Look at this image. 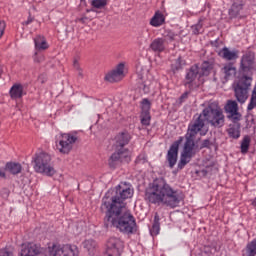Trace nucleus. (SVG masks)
Masks as SVG:
<instances>
[{
	"mask_svg": "<svg viewBox=\"0 0 256 256\" xmlns=\"http://www.w3.org/2000/svg\"><path fill=\"white\" fill-rule=\"evenodd\" d=\"M205 122L215 129H221L225 125V114L223 110L215 104H210L202 110V112L188 125V130L185 135L186 142L183 151L180 155V160L177 165L178 171L185 169L188 163H191L195 157V137L200 133L201 137L207 135V131H203Z\"/></svg>",
	"mask_w": 256,
	"mask_h": 256,
	"instance_id": "f257e3e1",
	"label": "nucleus"
},
{
	"mask_svg": "<svg viewBox=\"0 0 256 256\" xmlns=\"http://www.w3.org/2000/svg\"><path fill=\"white\" fill-rule=\"evenodd\" d=\"M133 188L130 183L121 182L114 190L108 191L102 199L106 208L105 221L110 225H137V220L131 210H123L127 206L126 199L133 197Z\"/></svg>",
	"mask_w": 256,
	"mask_h": 256,
	"instance_id": "f03ea898",
	"label": "nucleus"
},
{
	"mask_svg": "<svg viewBox=\"0 0 256 256\" xmlns=\"http://www.w3.org/2000/svg\"><path fill=\"white\" fill-rule=\"evenodd\" d=\"M146 200L153 205H166V207H179L183 201L181 191L173 189L164 178H156L150 184L145 194Z\"/></svg>",
	"mask_w": 256,
	"mask_h": 256,
	"instance_id": "7ed1b4c3",
	"label": "nucleus"
},
{
	"mask_svg": "<svg viewBox=\"0 0 256 256\" xmlns=\"http://www.w3.org/2000/svg\"><path fill=\"white\" fill-rule=\"evenodd\" d=\"M34 162V170L36 173H41L47 177H53L55 175V167H53V162L51 161V155L47 152H38L32 158Z\"/></svg>",
	"mask_w": 256,
	"mask_h": 256,
	"instance_id": "20e7f679",
	"label": "nucleus"
},
{
	"mask_svg": "<svg viewBox=\"0 0 256 256\" xmlns=\"http://www.w3.org/2000/svg\"><path fill=\"white\" fill-rule=\"evenodd\" d=\"M251 83H253V78L251 76L243 75L238 79V82L234 86V96L241 105L249 99Z\"/></svg>",
	"mask_w": 256,
	"mask_h": 256,
	"instance_id": "39448f33",
	"label": "nucleus"
},
{
	"mask_svg": "<svg viewBox=\"0 0 256 256\" xmlns=\"http://www.w3.org/2000/svg\"><path fill=\"white\" fill-rule=\"evenodd\" d=\"M77 132L62 133L59 141H56V147L60 153L64 155L69 153L73 149V145L77 143Z\"/></svg>",
	"mask_w": 256,
	"mask_h": 256,
	"instance_id": "423d86ee",
	"label": "nucleus"
},
{
	"mask_svg": "<svg viewBox=\"0 0 256 256\" xmlns=\"http://www.w3.org/2000/svg\"><path fill=\"white\" fill-rule=\"evenodd\" d=\"M48 252L52 256H79V247L73 244H65L63 246L53 244L48 247Z\"/></svg>",
	"mask_w": 256,
	"mask_h": 256,
	"instance_id": "0eeeda50",
	"label": "nucleus"
},
{
	"mask_svg": "<svg viewBox=\"0 0 256 256\" xmlns=\"http://www.w3.org/2000/svg\"><path fill=\"white\" fill-rule=\"evenodd\" d=\"M129 161H131L129 149L116 148V151L109 158V166L115 169L119 163H129Z\"/></svg>",
	"mask_w": 256,
	"mask_h": 256,
	"instance_id": "6e6552de",
	"label": "nucleus"
},
{
	"mask_svg": "<svg viewBox=\"0 0 256 256\" xmlns=\"http://www.w3.org/2000/svg\"><path fill=\"white\" fill-rule=\"evenodd\" d=\"M136 83L143 93L151 91V80L147 79V69L141 65L136 66Z\"/></svg>",
	"mask_w": 256,
	"mask_h": 256,
	"instance_id": "1a4fd4ad",
	"label": "nucleus"
},
{
	"mask_svg": "<svg viewBox=\"0 0 256 256\" xmlns=\"http://www.w3.org/2000/svg\"><path fill=\"white\" fill-rule=\"evenodd\" d=\"M183 143V137H179L178 140L174 141L167 154H166V161H168V167L173 169L175 165H177V159L179 157V146Z\"/></svg>",
	"mask_w": 256,
	"mask_h": 256,
	"instance_id": "9d476101",
	"label": "nucleus"
},
{
	"mask_svg": "<svg viewBox=\"0 0 256 256\" xmlns=\"http://www.w3.org/2000/svg\"><path fill=\"white\" fill-rule=\"evenodd\" d=\"M106 247H107L108 256H121V253H123L125 244L121 239L117 237H111L108 239L106 243Z\"/></svg>",
	"mask_w": 256,
	"mask_h": 256,
	"instance_id": "9b49d317",
	"label": "nucleus"
},
{
	"mask_svg": "<svg viewBox=\"0 0 256 256\" xmlns=\"http://www.w3.org/2000/svg\"><path fill=\"white\" fill-rule=\"evenodd\" d=\"M43 248L39 244L26 242L21 245L18 256H42Z\"/></svg>",
	"mask_w": 256,
	"mask_h": 256,
	"instance_id": "f8f14e48",
	"label": "nucleus"
},
{
	"mask_svg": "<svg viewBox=\"0 0 256 256\" xmlns=\"http://www.w3.org/2000/svg\"><path fill=\"white\" fill-rule=\"evenodd\" d=\"M226 113H228V119L232 123H239L241 121V115L239 113V104L235 100H228L224 107Z\"/></svg>",
	"mask_w": 256,
	"mask_h": 256,
	"instance_id": "ddd939ff",
	"label": "nucleus"
},
{
	"mask_svg": "<svg viewBox=\"0 0 256 256\" xmlns=\"http://www.w3.org/2000/svg\"><path fill=\"white\" fill-rule=\"evenodd\" d=\"M125 77V63H119L116 68L105 75V81L109 83H117Z\"/></svg>",
	"mask_w": 256,
	"mask_h": 256,
	"instance_id": "4468645a",
	"label": "nucleus"
},
{
	"mask_svg": "<svg viewBox=\"0 0 256 256\" xmlns=\"http://www.w3.org/2000/svg\"><path fill=\"white\" fill-rule=\"evenodd\" d=\"M198 77L201 78L202 76L199 70V65L195 64L191 66L190 69L186 72L184 81L185 87H189V89H191V87H193V83Z\"/></svg>",
	"mask_w": 256,
	"mask_h": 256,
	"instance_id": "2eb2a0df",
	"label": "nucleus"
},
{
	"mask_svg": "<svg viewBox=\"0 0 256 256\" xmlns=\"http://www.w3.org/2000/svg\"><path fill=\"white\" fill-rule=\"evenodd\" d=\"M255 63V56L251 53H246L242 56L240 61V69L242 73H249L253 69Z\"/></svg>",
	"mask_w": 256,
	"mask_h": 256,
	"instance_id": "dca6fc26",
	"label": "nucleus"
},
{
	"mask_svg": "<svg viewBox=\"0 0 256 256\" xmlns=\"http://www.w3.org/2000/svg\"><path fill=\"white\" fill-rule=\"evenodd\" d=\"M218 55L222 59H225V61H236V59H239V50H231L225 46L218 52Z\"/></svg>",
	"mask_w": 256,
	"mask_h": 256,
	"instance_id": "f3484780",
	"label": "nucleus"
},
{
	"mask_svg": "<svg viewBox=\"0 0 256 256\" xmlns=\"http://www.w3.org/2000/svg\"><path fill=\"white\" fill-rule=\"evenodd\" d=\"M131 141V135L129 132H121L115 137V148L116 149H125V145H129Z\"/></svg>",
	"mask_w": 256,
	"mask_h": 256,
	"instance_id": "a211bd4d",
	"label": "nucleus"
},
{
	"mask_svg": "<svg viewBox=\"0 0 256 256\" xmlns=\"http://www.w3.org/2000/svg\"><path fill=\"white\" fill-rule=\"evenodd\" d=\"M9 95L11 99H21L25 95V90L21 84L16 83L10 88Z\"/></svg>",
	"mask_w": 256,
	"mask_h": 256,
	"instance_id": "6ab92c4d",
	"label": "nucleus"
},
{
	"mask_svg": "<svg viewBox=\"0 0 256 256\" xmlns=\"http://www.w3.org/2000/svg\"><path fill=\"white\" fill-rule=\"evenodd\" d=\"M34 46H35V51H45L49 49V44L47 43V40L42 35H38L34 38Z\"/></svg>",
	"mask_w": 256,
	"mask_h": 256,
	"instance_id": "aec40b11",
	"label": "nucleus"
},
{
	"mask_svg": "<svg viewBox=\"0 0 256 256\" xmlns=\"http://www.w3.org/2000/svg\"><path fill=\"white\" fill-rule=\"evenodd\" d=\"M241 11H243V2H234L228 11V14L231 19H237V17L241 15Z\"/></svg>",
	"mask_w": 256,
	"mask_h": 256,
	"instance_id": "412c9836",
	"label": "nucleus"
},
{
	"mask_svg": "<svg viewBox=\"0 0 256 256\" xmlns=\"http://www.w3.org/2000/svg\"><path fill=\"white\" fill-rule=\"evenodd\" d=\"M150 49L155 53H163L165 51V39L163 38H156L150 44Z\"/></svg>",
	"mask_w": 256,
	"mask_h": 256,
	"instance_id": "4be33fe9",
	"label": "nucleus"
},
{
	"mask_svg": "<svg viewBox=\"0 0 256 256\" xmlns=\"http://www.w3.org/2000/svg\"><path fill=\"white\" fill-rule=\"evenodd\" d=\"M228 129V135L232 139H239L241 137V124L233 122Z\"/></svg>",
	"mask_w": 256,
	"mask_h": 256,
	"instance_id": "5701e85b",
	"label": "nucleus"
},
{
	"mask_svg": "<svg viewBox=\"0 0 256 256\" xmlns=\"http://www.w3.org/2000/svg\"><path fill=\"white\" fill-rule=\"evenodd\" d=\"M165 23V15L160 11L155 12L153 17L150 20V25L152 27H161Z\"/></svg>",
	"mask_w": 256,
	"mask_h": 256,
	"instance_id": "b1692460",
	"label": "nucleus"
},
{
	"mask_svg": "<svg viewBox=\"0 0 256 256\" xmlns=\"http://www.w3.org/2000/svg\"><path fill=\"white\" fill-rule=\"evenodd\" d=\"M222 71L225 75V79H231V77H235V75L237 74V68H235V65H233V63L225 64Z\"/></svg>",
	"mask_w": 256,
	"mask_h": 256,
	"instance_id": "393cba45",
	"label": "nucleus"
},
{
	"mask_svg": "<svg viewBox=\"0 0 256 256\" xmlns=\"http://www.w3.org/2000/svg\"><path fill=\"white\" fill-rule=\"evenodd\" d=\"M242 256H256V239L246 245L242 250Z\"/></svg>",
	"mask_w": 256,
	"mask_h": 256,
	"instance_id": "a878e982",
	"label": "nucleus"
},
{
	"mask_svg": "<svg viewBox=\"0 0 256 256\" xmlns=\"http://www.w3.org/2000/svg\"><path fill=\"white\" fill-rule=\"evenodd\" d=\"M6 169L11 173L12 175H19L21 171H23V166L17 162H8L6 164Z\"/></svg>",
	"mask_w": 256,
	"mask_h": 256,
	"instance_id": "bb28decb",
	"label": "nucleus"
},
{
	"mask_svg": "<svg viewBox=\"0 0 256 256\" xmlns=\"http://www.w3.org/2000/svg\"><path fill=\"white\" fill-rule=\"evenodd\" d=\"M115 227L118 231H120V233H123L124 235H133V233L137 231V226L116 225Z\"/></svg>",
	"mask_w": 256,
	"mask_h": 256,
	"instance_id": "cd10ccee",
	"label": "nucleus"
},
{
	"mask_svg": "<svg viewBox=\"0 0 256 256\" xmlns=\"http://www.w3.org/2000/svg\"><path fill=\"white\" fill-rule=\"evenodd\" d=\"M185 64V60L179 56L177 59H175L171 64V69L173 73H177L180 69H183V66Z\"/></svg>",
	"mask_w": 256,
	"mask_h": 256,
	"instance_id": "c85d7f7f",
	"label": "nucleus"
},
{
	"mask_svg": "<svg viewBox=\"0 0 256 256\" xmlns=\"http://www.w3.org/2000/svg\"><path fill=\"white\" fill-rule=\"evenodd\" d=\"M212 69H213V64H211L209 61H204L201 67L199 68L200 76L203 77L205 75H209Z\"/></svg>",
	"mask_w": 256,
	"mask_h": 256,
	"instance_id": "c756f323",
	"label": "nucleus"
},
{
	"mask_svg": "<svg viewBox=\"0 0 256 256\" xmlns=\"http://www.w3.org/2000/svg\"><path fill=\"white\" fill-rule=\"evenodd\" d=\"M84 249H87L88 253H93L97 248V242L93 239L85 240L83 242Z\"/></svg>",
	"mask_w": 256,
	"mask_h": 256,
	"instance_id": "7c9ffc66",
	"label": "nucleus"
},
{
	"mask_svg": "<svg viewBox=\"0 0 256 256\" xmlns=\"http://www.w3.org/2000/svg\"><path fill=\"white\" fill-rule=\"evenodd\" d=\"M141 125L149 127L151 125V113L141 112L140 114Z\"/></svg>",
	"mask_w": 256,
	"mask_h": 256,
	"instance_id": "2f4dec72",
	"label": "nucleus"
},
{
	"mask_svg": "<svg viewBox=\"0 0 256 256\" xmlns=\"http://www.w3.org/2000/svg\"><path fill=\"white\" fill-rule=\"evenodd\" d=\"M249 145H251V138H249V136H244L240 146L241 153H243L244 155L245 153H248Z\"/></svg>",
	"mask_w": 256,
	"mask_h": 256,
	"instance_id": "473e14b6",
	"label": "nucleus"
},
{
	"mask_svg": "<svg viewBox=\"0 0 256 256\" xmlns=\"http://www.w3.org/2000/svg\"><path fill=\"white\" fill-rule=\"evenodd\" d=\"M193 35H199L203 33V19H199L197 24L191 26Z\"/></svg>",
	"mask_w": 256,
	"mask_h": 256,
	"instance_id": "72a5a7b5",
	"label": "nucleus"
},
{
	"mask_svg": "<svg viewBox=\"0 0 256 256\" xmlns=\"http://www.w3.org/2000/svg\"><path fill=\"white\" fill-rule=\"evenodd\" d=\"M90 5L93 9H103V7H107V0H92Z\"/></svg>",
	"mask_w": 256,
	"mask_h": 256,
	"instance_id": "f704fd0d",
	"label": "nucleus"
},
{
	"mask_svg": "<svg viewBox=\"0 0 256 256\" xmlns=\"http://www.w3.org/2000/svg\"><path fill=\"white\" fill-rule=\"evenodd\" d=\"M141 113H151V102L149 99L144 98L141 102Z\"/></svg>",
	"mask_w": 256,
	"mask_h": 256,
	"instance_id": "c9c22d12",
	"label": "nucleus"
},
{
	"mask_svg": "<svg viewBox=\"0 0 256 256\" xmlns=\"http://www.w3.org/2000/svg\"><path fill=\"white\" fill-rule=\"evenodd\" d=\"M164 37L170 41H175L177 34L175 32H173V30H166L164 32Z\"/></svg>",
	"mask_w": 256,
	"mask_h": 256,
	"instance_id": "e433bc0d",
	"label": "nucleus"
},
{
	"mask_svg": "<svg viewBox=\"0 0 256 256\" xmlns=\"http://www.w3.org/2000/svg\"><path fill=\"white\" fill-rule=\"evenodd\" d=\"M73 67L75 70H77V73L80 79H83V69H81V66L79 65V61L77 59L74 60Z\"/></svg>",
	"mask_w": 256,
	"mask_h": 256,
	"instance_id": "4c0bfd02",
	"label": "nucleus"
},
{
	"mask_svg": "<svg viewBox=\"0 0 256 256\" xmlns=\"http://www.w3.org/2000/svg\"><path fill=\"white\" fill-rule=\"evenodd\" d=\"M149 231H150V235L152 237H155L161 231V228L159 225H152L149 227Z\"/></svg>",
	"mask_w": 256,
	"mask_h": 256,
	"instance_id": "58836bf2",
	"label": "nucleus"
},
{
	"mask_svg": "<svg viewBox=\"0 0 256 256\" xmlns=\"http://www.w3.org/2000/svg\"><path fill=\"white\" fill-rule=\"evenodd\" d=\"M135 163H137L138 165H143V164L147 163V155L139 154L135 160Z\"/></svg>",
	"mask_w": 256,
	"mask_h": 256,
	"instance_id": "ea45409f",
	"label": "nucleus"
},
{
	"mask_svg": "<svg viewBox=\"0 0 256 256\" xmlns=\"http://www.w3.org/2000/svg\"><path fill=\"white\" fill-rule=\"evenodd\" d=\"M210 145H211V141H209V139H205L202 141L200 148L201 149H209Z\"/></svg>",
	"mask_w": 256,
	"mask_h": 256,
	"instance_id": "a19ab883",
	"label": "nucleus"
},
{
	"mask_svg": "<svg viewBox=\"0 0 256 256\" xmlns=\"http://www.w3.org/2000/svg\"><path fill=\"white\" fill-rule=\"evenodd\" d=\"M44 59L45 57L43 55L39 56V53L35 52L34 54L35 63H41V61H43Z\"/></svg>",
	"mask_w": 256,
	"mask_h": 256,
	"instance_id": "79ce46f5",
	"label": "nucleus"
},
{
	"mask_svg": "<svg viewBox=\"0 0 256 256\" xmlns=\"http://www.w3.org/2000/svg\"><path fill=\"white\" fill-rule=\"evenodd\" d=\"M5 27H6L5 21H0V39L1 37H3V34L5 33Z\"/></svg>",
	"mask_w": 256,
	"mask_h": 256,
	"instance_id": "37998d69",
	"label": "nucleus"
},
{
	"mask_svg": "<svg viewBox=\"0 0 256 256\" xmlns=\"http://www.w3.org/2000/svg\"><path fill=\"white\" fill-rule=\"evenodd\" d=\"M189 96V93L185 92L180 96V103H183V101H185V99H187V97Z\"/></svg>",
	"mask_w": 256,
	"mask_h": 256,
	"instance_id": "c03bdc74",
	"label": "nucleus"
},
{
	"mask_svg": "<svg viewBox=\"0 0 256 256\" xmlns=\"http://www.w3.org/2000/svg\"><path fill=\"white\" fill-rule=\"evenodd\" d=\"M161 223L159 222V214H155L154 216V225H160Z\"/></svg>",
	"mask_w": 256,
	"mask_h": 256,
	"instance_id": "a18cd8bd",
	"label": "nucleus"
},
{
	"mask_svg": "<svg viewBox=\"0 0 256 256\" xmlns=\"http://www.w3.org/2000/svg\"><path fill=\"white\" fill-rule=\"evenodd\" d=\"M0 256H9V252L7 250H1Z\"/></svg>",
	"mask_w": 256,
	"mask_h": 256,
	"instance_id": "49530a36",
	"label": "nucleus"
},
{
	"mask_svg": "<svg viewBox=\"0 0 256 256\" xmlns=\"http://www.w3.org/2000/svg\"><path fill=\"white\" fill-rule=\"evenodd\" d=\"M33 23V18L29 17L27 21L24 22V25H31Z\"/></svg>",
	"mask_w": 256,
	"mask_h": 256,
	"instance_id": "de8ad7c7",
	"label": "nucleus"
},
{
	"mask_svg": "<svg viewBox=\"0 0 256 256\" xmlns=\"http://www.w3.org/2000/svg\"><path fill=\"white\" fill-rule=\"evenodd\" d=\"M0 177L2 179H5V177H6V174H5V172L3 170H0Z\"/></svg>",
	"mask_w": 256,
	"mask_h": 256,
	"instance_id": "09e8293b",
	"label": "nucleus"
},
{
	"mask_svg": "<svg viewBox=\"0 0 256 256\" xmlns=\"http://www.w3.org/2000/svg\"><path fill=\"white\" fill-rule=\"evenodd\" d=\"M217 43H218V41H217V40L212 41V42H211L212 47H217Z\"/></svg>",
	"mask_w": 256,
	"mask_h": 256,
	"instance_id": "8fccbe9b",
	"label": "nucleus"
},
{
	"mask_svg": "<svg viewBox=\"0 0 256 256\" xmlns=\"http://www.w3.org/2000/svg\"><path fill=\"white\" fill-rule=\"evenodd\" d=\"M85 19H87V17L79 18L78 21H80L81 23H85Z\"/></svg>",
	"mask_w": 256,
	"mask_h": 256,
	"instance_id": "3c124183",
	"label": "nucleus"
},
{
	"mask_svg": "<svg viewBox=\"0 0 256 256\" xmlns=\"http://www.w3.org/2000/svg\"><path fill=\"white\" fill-rule=\"evenodd\" d=\"M252 205H254V207H256V198H255L254 201L252 202Z\"/></svg>",
	"mask_w": 256,
	"mask_h": 256,
	"instance_id": "603ef678",
	"label": "nucleus"
},
{
	"mask_svg": "<svg viewBox=\"0 0 256 256\" xmlns=\"http://www.w3.org/2000/svg\"><path fill=\"white\" fill-rule=\"evenodd\" d=\"M91 11H94L93 9H91V10H87V12L89 13V12H91Z\"/></svg>",
	"mask_w": 256,
	"mask_h": 256,
	"instance_id": "864d4df0",
	"label": "nucleus"
}]
</instances>
